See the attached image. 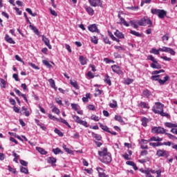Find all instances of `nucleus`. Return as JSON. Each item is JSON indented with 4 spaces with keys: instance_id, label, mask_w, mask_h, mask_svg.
<instances>
[{
    "instance_id": "5701e85b",
    "label": "nucleus",
    "mask_w": 177,
    "mask_h": 177,
    "mask_svg": "<svg viewBox=\"0 0 177 177\" xmlns=\"http://www.w3.org/2000/svg\"><path fill=\"white\" fill-rule=\"evenodd\" d=\"M150 120H149V118H146V117H143L141 119V122H142V127H147V123L149 122Z\"/></svg>"
},
{
    "instance_id": "f03ea898",
    "label": "nucleus",
    "mask_w": 177,
    "mask_h": 177,
    "mask_svg": "<svg viewBox=\"0 0 177 177\" xmlns=\"http://www.w3.org/2000/svg\"><path fill=\"white\" fill-rule=\"evenodd\" d=\"M147 60H151V62H153L150 64V67H151V68H156L157 70H160V68H161V65L158 63V61L153 57V55H149L147 57Z\"/></svg>"
},
{
    "instance_id": "cd10ccee",
    "label": "nucleus",
    "mask_w": 177,
    "mask_h": 177,
    "mask_svg": "<svg viewBox=\"0 0 177 177\" xmlns=\"http://www.w3.org/2000/svg\"><path fill=\"white\" fill-rule=\"evenodd\" d=\"M88 99H91V93H89L86 94V97H82V102L87 103V102H89Z\"/></svg>"
},
{
    "instance_id": "7c9ffc66",
    "label": "nucleus",
    "mask_w": 177,
    "mask_h": 177,
    "mask_svg": "<svg viewBox=\"0 0 177 177\" xmlns=\"http://www.w3.org/2000/svg\"><path fill=\"white\" fill-rule=\"evenodd\" d=\"M139 106L142 107V109H150V106H149V104L145 102H140L139 104Z\"/></svg>"
},
{
    "instance_id": "49530a36",
    "label": "nucleus",
    "mask_w": 177,
    "mask_h": 177,
    "mask_svg": "<svg viewBox=\"0 0 177 177\" xmlns=\"http://www.w3.org/2000/svg\"><path fill=\"white\" fill-rule=\"evenodd\" d=\"M160 73H165L164 69H160L159 71H154L152 72L153 75H157V74H160Z\"/></svg>"
},
{
    "instance_id": "3c124183",
    "label": "nucleus",
    "mask_w": 177,
    "mask_h": 177,
    "mask_svg": "<svg viewBox=\"0 0 177 177\" xmlns=\"http://www.w3.org/2000/svg\"><path fill=\"white\" fill-rule=\"evenodd\" d=\"M42 63L44 64V66H46V67H48V68H52V65L49 64V62L47 60H43Z\"/></svg>"
},
{
    "instance_id": "2f4dec72",
    "label": "nucleus",
    "mask_w": 177,
    "mask_h": 177,
    "mask_svg": "<svg viewBox=\"0 0 177 177\" xmlns=\"http://www.w3.org/2000/svg\"><path fill=\"white\" fill-rule=\"evenodd\" d=\"M149 146H152V147H160V146H162V142H150Z\"/></svg>"
},
{
    "instance_id": "e433bc0d",
    "label": "nucleus",
    "mask_w": 177,
    "mask_h": 177,
    "mask_svg": "<svg viewBox=\"0 0 177 177\" xmlns=\"http://www.w3.org/2000/svg\"><path fill=\"white\" fill-rule=\"evenodd\" d=\"M20 172H21L22 174H26V175H28V169L24 167H21Z\"/></svg>"
},
{
    "instance_id": "1a4fd4ad",
    "label": "nucleus",
    "mask_w": 177,
    "mask_h": 177,
    "mask_svg": "<svg viewBox=\"0 0 177 177\" xmlns=\"http://www.w3.org/2000/svg\"><path fill=\"white\" fill-rule=\"evenodd\" d=\"M159 50L160 52H166L167 53H170V55H171L172 56H175V51L171 48H168V47H163L162 48H159Z\"/></svg>"
},
{
    "instance_id": "774afa93",
    "label": "nucleus",
    "mask_w": 177,
    "mask_h": 177,
    "mask_svg": "<svg viewBox=\"0 0 177 177\" xmlns=\"http://www.w3.org/2000/svg\"><path fill=\"white\" fill-rule=\"evenodd\" d=\"M165 135H167V137L169 138V139H175V136L169 133H165Z\"/></svg>"
},
{
    "instance_id": "f257e3e1",
    "label": "nucleus",
    "mask_w": 177,
    "mask_h": 177,
    "mask_svg": "<svg viewBox=\"0 0 177 177\" xmlns=\"http://www.w3.org/2000/svg\"><path fill=\"white\" fill-rule=\"evenodd\" d=\"M156 106L152 108V111L155 114H159L161 117H169V114L164 113V104L161 102H155Z\"/></svg>"
},
{
    "instance_id": "393cba45",
    "label": "nucleus",
    "mask_w": 177,
    "mask_h": 177,
    "mask_svg": "<svg viewBox=\"0 0 177 177\" xmlns=\"http://www.w3.org/2000/svg\"><path fill=\"white\" fill-rule=\"evenodd\" d=\"M168 80H169V76L166 75L164 77V80L159 79L158 81V83L160 84V85H164L165 84V82H167V81H168Z\"/></svg>"
},
{
    "instance_id": "9d476101",
    "label": "nucleus",
    "mask_w": 177,
    "mask_h": 177,
    "mask_svg": "<svg viewBox=\"0 0 177 177\" xmlns=\"http://www.w3.org/2000/svg\"><path fill=\"white\" fill-rule=\"evenodd\" d=\"M152 132H153L154 133H166V130L165 129L162 128V127H153L152 128Z\"/></svg>"
},
{
    "instance_id": "603ef678",
    "label": "nucleus",
    "mask_w": 177,
    "mask_h": 177,
    "mask_svg": "<svg viewBox=\"0 0 177 177\" xmlns=\"http://www.w3.org/2000/svg\"><path fill=\"white\" fill-rule=\"evenodd\" d=\"M109 106L111 109H115L117 107V101L113 100V103H110Z\"/></svg>"
},
{
    "instance_id": "a18cd8bd",
    "label": "nucleus",
    "mask_w": 177,
    "mask_h": 177,
    "mask_svg": "<svg viewBox=\"0 0 177 177\" xmlns=\"http://www.w3.org/2000/svg\"><path fill=\"white\" fill-rule=\"evenodd\" d=\"M71 106L73 110H75V111H78V108L80 107L78 104H71Z\"/></svg>"
},
{
    "instance_id": "c03bdc74",
    "label": "nucleus",
    "mask_w": 177,
    "mask_h": 177,
    "mask_svg": "<svg viewBox=\"0 0 177 177\" xmlns=\"http://www.w3.org/2000/svg\"><path fill=\"white\" fill-rule=\"evenodd\" d=\"M91 42L93 44H95V45H97V43L99 42V39L96 37V36H93L91 37Z\"/></svg>"
},
{
    "instance_id": "09e8293b",
    "label": "nucleus",
    "mask_w": 177,
    "mask_h": 177,
    "mask_svg": "<svg viewBox=\"0 0 177 177\" xmlns=\"http://www.w3.org/2000/svg\"><path fill=\"white\" fill-rule=\"evenodd\" d=\"M26 10L28 12V13H29V15H32V17H35V16H37V13L32 12V10H31L30 8H26Z\"/></svg>"
},
{
    "instance_id": "bf43d9fd",
    "label": "nucleus",
    "mask_w": 177,
    "mask_h": 177,
    "mask_svg": "<svg viewBox=\"0 0 177 177\" xmlns=\"http://www.w3.org/2000/svg\"><path fill=\"white\" fill-rule=\"evenodd\" d=\"M8 171L10 172H12V174H16V169L10 167V166H8Z\"/></svg>"
},
{
    "instance_id": "6e6552de",
    "label": "nucleus",
    "mask_w": 177,
    "mask_h": 177,
    "mask_svg": "<svg viewBox=\"0 0 177 177\" xmlns=\"http://www.w3.org/2000/svg\"><path fill=\"white\" fill-rule=\"evenodd\" d=\"M88 31H91V32H97V34L100 32V30L97 28V25L95 24L89 25L88 26Z\"/></svg>"
},
{
    "instance_id": "0e129e2a",
    "label": "nucleus",
    "mask_w": 177,
    "mask_h": 177,
    "mask_svg": "<svg viewBox=\"0 0 177 177\" xmlns=\"http://www.w3.org/2000/svg\"><path fill=\"white\" fill-rule=\"evenodd\" d=\"M162 41H168L169 39V35L166 34L162 37Z\"/></svg>"
},
{
    "instance_id": "39448f33",
    "label": "nucleus",
    "mask_w": 177,
    "mask_h": 177,
    "mask_svg": "<svg viewBox=\"0 0 177 177\" xmlns=\"http://www.w3.org/2000/svg\"><path fill=\"white\" fill-rule=\"evenodd\" d=\"M156 156L158 157H165L166 158L169 157V152L164 149H158L156 151Z\"/></svg>"
},
{
    "instance_id": "4be33fe9",
    "label": "nucleus",
    "mask_w": 177,
    "mask_h": 177,
    "mask_svg": "<svg viewBox=\"0 0 177 177\" xmlns=\"http://www.w3.org/2000/svg\"><path fill=\"white\" fill-rule=\"evenodd\" d=\"M36 150L40 153V154H42L43 156H46L48 154V151H45L44 148L37 147Z\"/></svg>"
},
{
    "instance_id": "ea45409f",
    "label": "nucleus",
    "mask_w": 177,
    "mask_h": 177,
    "mask_svg": "<svg viewBox=\"0 0 177 177\" xmlns=\"http://www.w3.org/2000/svg\"><path fill=\"white\" fill-rule=\"evenodd\" d=\"M151 13H152V15H156L158 16L160 13V9L153 8L151 10Z\"/></svg>"
},
{
    "instance_id": "0eeeda50",
    "label": "nucleus",
    "mask_w": 177,
    "mask_h": 177,
    "mask_svg": "<svg viewBox=\"0 0 177 177\" xmlns=\"http://www.w3.org/2000/svg\"><path fill=\"white\" fill-rule=\"evenodd\" d=\"M111 68H112L113 73L118 74V75H122V74H124V72H122V70H121V67L118 66V65H112Z\"/></svg>"
},
{
    "instance_id": "79ce46f5",
    "label": "nucleus",
    "mask_w": 177,
    "mask_h": 177,
    "mask_svg": "<svg viewBox=\"0 0 177 177\" xmlns=\"http://www.w3.org/2000/svg\"><path fill=\"white\" fill-rule=\"evenodd\" d=\"M55 133H57V135H59L61 138L64 136V134H63V132L60 131L59 129L56 128L54 130Z\"/></svg>"
},
{
    "instance_id": "ddd939ff",
    "label": "nucleus",
    "mask_w": 177,
    "mask_h": 177,
    "mask_svg": "<svg viewBox=\"0 0 177 177\" xmlns=\"http://www.w3.org/2000/svg\"><path fill=\"white\" fill-rule=\"evenodd\" d=\"M42 41L44 42L45 46H48V49H52V46L50 45V41L49 39L45 36H42Z\"/></svg>"
},
{
    "instance_id": "4d7b16f0",
    "label": "nucleus",
    "mask_w": 177,
    "mask_h": 177,
    "mask_svg": "<svg viewBox=\"0 0 177 177\" xmlns=\"http://www.w3.org/2000/svg\"><path fill=\"white\" fill-rule=\"evenodd\" d=\"M160 77V75H153L151 77V80L152 81H158L160 79H158Z\"/></svg>"
},
{
    "instance_id": "b1692460",
    "label": "nucleus",
    "mask_w": 177,
    "mask_h": 177,
    "mask_svg": "<svg viewBox=\"0 0 177 177\" xmlns=\"http://www.w3.org/2000/svg\"><path fill=\"white\" fill-rule=\"evenodd\" d=\"M98 124H99L101 129H102V131H104L105 132H110V129L109 128V127H107L100 122H99Z\"/></svg>"
},
{
    "instance_id": "9b49d317",
    "label": "nucleus",
    "mask_w": 177,
    "mask_h": 177,
    "mask_svg": "<svg viewBox=\"0 0 177 177\" xmlns=\"http://www.w3.org/2000/svg\"><path fill=\"white\" fill-rule=\"evenodd\" d=\"M111 153H110V152L102 157V162H104V164H109V162H111Z\"/></svg>"
},
{
    "instance_id": "aec40b11",
    "label": "nucleus",
    "mask_w": 177,
    "mask_h": 177,
    "mask_svg": "<svg viewBox=\"0 0 177 177\" xmlns=\"http://www.w3.org/2000/svg\"><path fill=\"white\" fill-rule=\"evenodd\" d=\"M5 40L6 41V42H8V44H16V42L13 40V39L12 37H10L9 36V35H6L5 36Z\"/></svg>"
},
{
    "instance_id": "a878e982",
    "label": "nucleus",
    "mask_w": 177,
    "mask_h": 177,
    "mask_svg": "<svg viewBox=\"0 0 177 177\" xmlns=\"http://www.w3.org/2000/svg\"><path fill=\"white\" fill-rule=\"evenodd\" d=\"M29 27H30V30L34 31V32L35 33L36 35H39V30H38V28H37V27H35L32 25H30Z\"/></svg>"
},
{
    "instance_id": "13d9d810",
    "label": "nucleus",
    "mask_w": 177,
    "mask_h": 177,
    "mask_svg": "<svg viewBox=\"0 0 177 177\" xmlns=\"http://www.w3.org/2000/svg\"><path fill=\"white\" fill-rule=\"evenodd\" d=\"M53 113H55V114H59L60 113V110L57 109V107L54 106L53 109H52Z\"/></svg>"
},
{
    "instance_id": "423d86ee",
    "label": "nucleus",
    "mask_w": 177,
    "mask_h": 177,
    "mask_svg": "<svg viewBox=\"0 0 177 177\" xmlns=\"http://www.w3.org/2000/svg\"><path fill=\"white\" fill-rule=\"evenodd\" d=\"M88 3L91 6H93V8H96V6H100V8H102L103 6L102 0H88Z\"/></svg>"
},
{
    "instance_id": "052dcab7",
    "label": "nucleus",
    "mask_w": 177,
    "mask_h": 177,
    "mask_svg": "<svg viewBox=\"0 0 177 177\" xmlns=\"http://www.w3.org/2000/svg\"><path fill=\"white\" fill-rule=\"evenodd\" d=\"M14 91H15V93H17V95H18V96H21V97H23V95H24V94L21 93V92L20 91V90H19V89H17V88H15Z\"/></svg>"
},
{
    "instance_id": "c756f323",
    "label": "nucleus",
    "mask_w": 177,
    "mask_h": 177,
    "mask_svg": "<svg viewBox=\"0 0 177 177\" xmlns=\"http://www.w3.org/2000/svg\"><path fill=\"white\" fill-rule=\"evenodd\" d=\"M0 86L3 89L6 88V81L4 79L0 78Z\"/></svg>"
},
{
    "instance_id": "2eb2a0df",
    "label": "nucleus",
    "mask_w": 177,
    "mask_h": 177,
    "mask_svg": "<svg viewBox=\"0 0 177 177\" xmlns=\"http://www.w3.org/2000/svg\"><path fill=\"white\" fill-rule=\"evenodd\" d=\"M114 35L115 37H117V38H119V39H124V38H125V35H124V34H122V32H120L118 30H116Z\"/></svg>"
},
{
    "instance_id": "5fc2aeb1",
    "label": "nucleus",
    "mask_w": 177,
    "mask_h": 177,
    "mask_svg": "<svg viewBox=\"0 0 177 177\" xmlns=\"http://www.w3.org/2000/svg\"><path fill=\"white\" fill-rule=\"evenodd\" d=\"M104 44H107L108 45H111V41L107 37H104Z\"/></svg>"
},
{
    "instance_id": "37998d69",
    "label": "nucleus",
    "mask_w": 177,
    "mask_h": 177,
    "mask_svg": "<svg viewBox=\"0 0 177 177\" xmlns=\"http://www.w3.org/2000/svg\"><path fill=\"white\" fill-rule=\"evenodd\" d=\"M53 153H54V154H59V153H61L62 154H63L62 149L59 148L53 149Z\"/></svg>"
},
{
    "instance_id": "a211bd4d",
    "label": "nucleus",
    "mask_w": 177,
    "mask_h": 177,
    "mask_svg": "<svg viewBox=\"0 0 177 177\" xmlns=\"http://www.w3.org/2000/svg\"><path fill=\"white\" fill-rule=\"evenodd\" d=\"M109 151L107 150V148H104V149L102 151H98V155L100 156V157H104V156H106L107 154H109Z\"/></svg>"
},
{
    "instance_id": "680f3d73",
    "label": "nucleus",
    "mask_w": 177,
    "mask_h": 177,
    "mask_svg": "<svg viewBox=\"0 0 177 177\" xmlns=\"http://www.w3.org/2000/svg\"><path fill=\"white\" fill-rule=\"evenodd\" d=\"M49 10L53 16H55V17H57V13L56 12V11H55L52 8H50Z\"/></svg>"
},
{
    "instance_id": "f704fd0d",
    "label": "nucleus",
    "mask_w": 177,
    "mask_h": 177,
    "mask_svg": "<svg viewBox=\"0 0 177 177\" xmlns=\"http://www.w3.org/2000/svg\"><path fill=\"white\" fill-rule=\"evenodd\" d=\"M130 34H131L132 35H135L136 37H142V34H140L139 32H136L135 30H130Z\"/></svg>"
},
{
    "instance_id": "8fccbe9b",
    "label": "nucleus",
    "mask_w": 177,
    "mask_h": 177,
    "mask_svg": "<svg viewBox=\"0 0 177 177\" xmlns=\"http://www.w3.org/2000/svg\"><path fill=\"white\" fill-rule=\"evenodd\" d=\"M115 121H118L119 122H124V120H122V117L120 115H115Z\"/></svg>"
},
{
    "instance_id": "412c9836",
    "label": "nucleus",
    "mask_w": 177,
    "mask_h": 177,
    "mask_svg": "<svg viewBox=\"0 0 177 177\" xmlns=\"http://www.w3.org/2000/svg\"><path fill=\"white\" fill-rule=\"evenodd\" d=\"M85 10L90 15V16H93L95 15V10H93V8L89 7V6H86Z\"/></svg>"
},
{
    "instance_id": "f3484780",
    "label": "nucleus",
    "mask_w": 177,
    "mask_h": 177,
    "mask_svg": "<svg viewBox=\"0 0 177 177\" xmlns=\"http://www.w3.org/2000/svg\"><path fill=\"white\" fill-rule=\"evenodd\" d=\"M167 16V11L165 10H159V14L158 15V17L159 19H164Z\"/></svg>"
},
{
    "instance_id": "4c0bfd02",
    "label": "nucleus",
    "mask_w": 177,
    "mask_h": 177,
    "mask_svg": "<svg viewBox=\"0 0 177 177\" xmlns=\"http://www.w3.org/2000/svg\"><path fill=\"white\" fill-rule=\"evenodd\" d=\"M129 24H131V26H133V28H136V29L139 28V26L138 25V23H136V21H130Z\"/></svg>"
},
{
    "instance_id": "f8f14e48",
    "label": "nucleus",
    "mask_w": 177,
    "mask_h": 177,
    "mask_svg": "<svg viewBox=\"0 0 177 177\" xmlns=\"http://www.w3.org/2000/svg\"><path fill=\"white\" fill-rule=\"evenodd\" d=\"M118 17L120 19V22H118V24H120L121 26L123 24V26H125L126 27H129V24L125 21V19L121 17V15L118 14Z\"/></svg>"
},
{
    "instance_id": "864d4df0",
    "label": "nucleus",
    "mask_w": 177,
    "mask_h": 177,
    "mask_svg": "<svg viewBox=\"0 0 177 177\" xmlns=\"http://www.w3.org/2000/svg\"><path fill=\"white\" fill-rule=\"evenodd\" d=\"M144 96H147V97H149L151 95V93H150V91L149 90H145L143 91Z\"/></svg>"
},
{
    "instance_id": "6ab92c4d",
    "label": "nucleus",
    "mask_w": 177,
    "mask_h": 177,
    "mask_svg": "<svg viewBox=\"0 0 177 177\" xmlns=\"http://www.w3.org/2000/svg\"><path fill=\"white\" fill-rule=\"evenodd\" d=\"M57 161V160H56V158H54V157H48L47 159V162L48 164H51V165H55Z\"/></svg>"
},
{
    "instance_id": "dca6fc26",
    "label": "nucleus",
    "mask_w": 177,
    "mask_h": 177,
    "mask_svg": "<svg viewBox=\"0 0 177 177\" xmlns=\"http://www.w3.org/2000/svg\"><path fill=\"white\" fill-rule=\"evenodd\" d=\"M97 171L99 173V177H109V175H106V174L103 172V168L97 167Z\"/></svg>"
},
{
    "instance_id": "72a5a7b5",
    "label": "nucleus",
    "mask_w": 177,
    "mask_h": 177,
    "mask_svg": "<svg viewBox=\"0 0 177 177\" xmlns=\"http://www.w3.org/2000/svg\"><path fill=\"white\" fill-rule=\"evenodd\" d=\"M92 136L94 139H96V140H102V136L97 133H92Z\"/></svg>"
},
{
    "instance_id": "58836bf2",
    "label": "nucleus",
    "mask_w": 177,
    "mask_h": 177,
    "mask_svg": "<svg viewBox=\"0 0 177 177\" xmlns=\"http://www.w3.org/2000/svg\"><path fill=\"white\" fill-rule=\"evenodd\" d=\"M160 52H161L160 48L158 50L156 48H151L150 53H153V55H160Z\"/></svg>"
},
{
    "instance_id": "e2e57ef3",
    "label": "nucleus",
    "mask_w": 177,
    "mask_h": 177,
    "mask_svg": "<svg viewBox=\"0 0 177 177\" xmlns=\"http://www.w3.org/2000/svg\"><path fill=\"white\" fill-rule=\"evenodd\" d=\"M19 162L24 167H27V165H28V162H26V160H20Z\"/></svg>"
},
{
    "instance_id": "69168bd1",
    "label": "nucleus",
    "mask_w": 177,
    "mask_h": 177,
    "mask_svg": "<svg viewBox=\"0 0 177 177\" xmlns=\"http://www.w3.org/2000/svg\"><path fill=\"white\" fill-rule=\"evenodd\" d=\"M127 85H130V84H132V82H133V80L131 79V78H128L126 81H125Z\"/></svg>"
},
{
    "instance_id": "4468645a",
    "label": "nucleus",
    "mask_w": 177,
    "mask_h": 177,
    "mask_svg": "<svg viewBox=\"0 0 177 177\" xmlns=\"http://www.w3.org/2000/svg\"><path fill=\"white\" fill-rule=\"evenodd\" d=\"M79 60L82 66H85L88 63V59H86V57H84L83 55H80Z\"/></svg>"
},
{
    "instance_id": "20e7f679",
    "label": "nucleus",
    "mask_w": 177,
    "mask_h": 177,
    "mask_svg": "<svg viewBox=\"0 0 177 177\" xmlns=\"http://www.w3.org/2000/svg\"><path fill=\"white\" fill-rule=\"evenodd\" d=\"M73 118L74 121L77 122V124H80V125H83V127L88 128V122L81 120V118H80V116L74 115H73Z\"/></svg>"
},
{
    "instance_id": "c85d7f7f",
    "label": "nucleus",
    "mask_w": 177,
    "mask_h": 177,
    "mask_svg": "<svg viewBox=\"0 0 177 177\" xmlns=\"http://www.w3.org/2000/svg\"><path fill=\"white\" fill-rule=\"evenodd\" d=\"M104 82L108 84L109 86H111V80H110V76L109 75H106L104 77Z\"/></svg>"
},
{
    "instance_id": "7ed1b4c3",
    "label": "nucleus",
    "mask_w": 177,
    "mask_h": 177,
    "mask_svg": "<svg viewBox=\"0 0 177 177\" xmlns=\"http://www.w3.org/2000/svg\"><path fill=\"white\" fill-rule=\"evenodd\" d=\"M138 24L140 26H149V27H151L153 26V22H151V20L150 19L147 17H144L138 21Z\"/></svg>"
},
{
    "instance_id": "de8ad7c7",
    "label": "nucleus",
    "mask_w": 177,
    "mask_h": 177,
    "mask_svg": "<svg viewBox=\"0 0 177 177\" xmlns=\"http://www.w3.org/2000/svg\"><path fill=\"white\" fill-rule=\"evenodd\" d=\"M102 95V91L99 88L95 89V93H94L95 97H97V96H100Z\"/></svg>"
},
{
    "instance_id": "c9c22d12",
    "label": "nucleus",
    "mask_w": 177,
    "mask_h": 177,
    "mask_svg": "<svg viewBox=\"0 0 177 177\" xmlns=\"http://www.w3.org/2000/svg\"><path fill=\"white\" fill-rule=\"evenodd\" d=\"M48 82L50 83L51 88H53V89H56V84H55V80L53 79H50L48 80Z\"/></svg>"
},
{
    "instance_id": "338daca9",
    "label": "nucleus",
    "mask_w": 177,
    "mask_h": 177,
    "mask_svg": "<svg viewBox=\"0 0 177 177\" xmlns=\"http://www.w3.org/2000/svg\"><path fill=\"white\" fill-rule=\"evenodd\" d=\"M147 154H149V151H147V150H143L140 152V156H147Z\"/></svg>"
},
{
    "instance_id": "473e14b6",
    "label": "nucleus",
    "mask_w": 177,
    "mask_h": 177,
    "mask_svg": "<svg viewBox=\"0 0 177 177\" xmlns=\"http://www.w3.org/2000/svg\"><path fill=\"white\" fill-rule=\"evenodd\" d=\"M70 84L71 85H72V86H73V88H75L76 89H80V86H78V83L77 82V81L73 82V80H71Z\"/></svg>"
},
{
    "instance_id": "a19ab883",
    "label": "nucleus",
    "mask_w": 177,
    "mask_h": 177,
    "mask_svg": "<svg viewBox=\"0 0 177 177\" xmlns=\"http://www.w3.org/2000/svg\"><path fill=\"white\" fill-rule=\"evenodd\" d=\"M142 174H145L146 177H154V176L151 175V174H150V171L149 170H143L142 171Z\"/></svg>"
},
{
    "instance_id": "bb28decb",
    "label": "nucleus",
    "mask_w": 177,
    "mask_h": 177,
    "mask_svg": "<svg viewBox=\"0 0 177 177\" xmlns=\"http://www.w3.org/2000/svg\"><path fill=\"white\" fill-rule=\"evenodd\" d=\"M165 127L167 128H177V124H174L171 122H165Z\"/></svg>"
},
{
    "instance_id": "6e6d98bb",
    "label": "nucleus",
    "mask_w": 177,
    "mask_h": 177,
    "mask_svg": "<svg viewBox=\"0 0 177 177\" xmlns=\"http://www.w3.org/2000/svg\"><path fill=\"white\" fill-rule=\"evenodd\" d=\"M91 120H93V121H99L100 120V118H99V116H96V115H92L91 117Z\"/></svg>"
}]
</instances>
